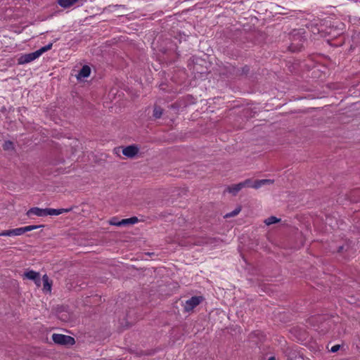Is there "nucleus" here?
<instances>
[{
  "label": "nucleus",
  "mask_w": 360,
  "mask_h": 360,
  "mask_svg": "<svg viewBox=\"0 0 360 360\" xmlns=\"http://www.w3.org/2000/svg\"><path fill=\"white\" fill-rule=\"evenodd\" d=\"M52 340L56 344L60 345H73L75 343L72 337L63 334H53Z\"/></svg>",
  "instance_id": "f257e3e1"
},
{
  "label": "nucleus",
  "mask_w": 360,
  "mask_h": 360,
  "mask_svg": "<svg viewBox=\"0 0 360 360\" xmlns=\"http://www.w3.org/2000/svg\"><path fill=\"white\" fill-rule=\"evenodd\" d=\"M305 39L300 34H293L292 42L289 46V49L292 52L300 51L304 46Z\"/></svg>",
  "instance_id": "f03ea898"
},
{
  "label": "nucleus",
  "mask_w": 360,
  "mask_h": 360,
  "mask_svg": "<svg viewBox=\"0 0 360 360\" xmlns=\"http://www.w3.org/2000/svg\"><path fill=\"white\" fill-rule=\"evenodd\" d=\"M202 300L203 298L202 296H193L185 302L184 304V311L186 312L192 311L195 307L199 305Z\"/></svg>",
  "instance_id": "7ed1b4c3"
},
{
  "label": "nucleus",
  "mask_w": 360,
  "mask_h": 360,
  "mask_svg": "<svg viewBox=\"0 0 360 360\" xmlns=\"http://www.w3.org/2000/svg\"><path fill=\"white\" fill-rule=\"evenodd\" d=\"M284 353L289 360H304L303 354L294 347H288L285 349Z\"/></svg>",
  "instance_id": "20e7f679"
},
{
  "label": "nucleus",
  "mask_w": 360,
  "mask_h": 360,
  "mask_svg": "<svg viewBox=\"0 0 360 360\" xmlns=\"http://www.w3.org/2000/svg\"><path fill=\"white\" fill-rule=\"evenodd\" d=\"M39 56H40L37 51L32 52V53L24 54V55H22L18 58V63L19 64H26V63H30V62L34 60Z\"/></svg>",
  "instance_id": "39448f33"
},
{
  "label": "nucleus",
  "mask_w": 360,
  "mask_h": 360,
  "mask_svg": "<svg viewBox=\"0 0 360 360\" xmlns=\"http://www.w3.org/2000/svg\"><path fill=\"white\" fill-rule=\"evenodd\" d=\"M139 148L135 145L128 146L122 149L124 155L129 158H134L139 153Z\"/></svg>",
  "instance_id": "423d86ee"
},
{
  "label": "nucleus",
  "mask_w": 360,
  "mask_h": 360,
  "mask_svg": "<svg viewBox=\"0 0 360 360\" xmlns=\"http://www.w3.org/2000/svg\"><path fill=\"white\" fill-rule=\"evenodd\" d=\"M25 233L23 227L16 228L11 230H5L0 232V236H15Z\"/></svg>",
  "instance_id": "0eeeda50"
},
{
  "label": "nucleus",
  "mask_w": 360,
  "mask_h": 360,
  "mask_svg": "<svg viewBox=\"0 0 360 360\" xmlns=\"http://www.w3.org/2000/svg\"><path fill=\"white\" fill-rule=\"evenodd\" d=\"M43 288L42 291L45 293H50L51 292L52 281H51L46 274L42 277Z\"/></svg>",
  "instance_id": "6e6552de"
},
{
  "label": "nucleus",
  "mask_w": 360,
  "mask_h": 360,
  "mask_svg": "<svg viewBox=\"0 0 360 360\" xmlns=\"http://www.w3.org/2000/svg\"><path fill=\"white\" fill-rule=\"evenodd\" d=\"M34 214L38 217L46 216V208L42 209L37 207H32L27 212V215L30 216Z\"/></svg>",
  "instance_id": "1a4fd4ad"
},
{
  "label": "nucleus",
  "mask_w": 360,
  "mask_h": 360,
  "mask_svg": "<svg viewBox=\"0 0 360 360\" xmlns=\"http://www.w3.org/2000/svg\"><path fill=\"white\" fill-rule=\"evenodd\" d=\"M91 73V68L89 65H84L82 69L78 72L76 77L78 80H81L86 77H88Z\"/></svg>",
  "instance_id": "9d476101"
},
{
  "label": "nucleus",
  "mask_w": 360,
  "mask_h": 360,
  "mask_svg": "<svg viewBox=\"0 0 360 360\" xmlns=\"http://www.w3.org/2000/svg\"><path fill=\"white\" fill-rule=\"evenodd\" d=\"M72 207H69L66 209H53V208H46V216L48 215H59L63 213H68L72 210Z\"/></svg>",
  "instance_id": "9b49d317"
},
{
  "label": "nucleus",
  "mask_w": 360,
  "mask_h": 360,
  "mask_svg": "<svg viewBox=\"0 0 360 360\" xmlns=\"http://www.w3.org/2000/svg\"><path fill=\"white\" fill-rule=\"evenodd\" d=\"M274 180L273 179H259L256 180L252 184V188L255 189H258L263 186L271 185L273 184Z\"/></svg>",
  "instance_id": "f8f14e48"
},
{
  "label": "nucleus",
  "mask_w": 360,
  "mask_h": 360,
  "mask_svg": "<svg viewBox=\"0 0 360 360\" xmlns=\"http://www.w3.org/2000/svg\"><path fill=\"white\" fill-rule=\"evenodd\" d=\"M138 221V218L136 217H133L128 219H124L118 223H112L113 225L121 226H126L128 224H134Z\"/></svg>",
  "instance_id": "ddd939ff"
},
{
  "label": "nucleus",
  "mask_w": 360,
  "mask_h": 360,
  "mask_svg": "<svg viewBox=\"0 0 360 360\" xmlns=\"http://www.w3.org/2000/svg\"><path fill=\"white\" fill-rule=\"evenodd\" d=\"M242 188L243 185L240 184V183H238L237 184H233L230 186H228L226 191L229 193L233 194V195H236Z\"/></svg>",
  "instance_id": "4468645a"
},
{
  "label": "nucleus",
  "mask_w": 360,
  "mask_h": 360,
  "mask_svg": "<svg viewBox=\"0 0 360 360\" xmlns=\"http://www.w3.org/2000/svg\"><path fill=\"white\" fill-rule=\"evenodd\" d=\"M23 276L25 278L29 280L34 281L36 280V278H37L38 276H39V273L34 271L33 270H29L25 271Z\"/></svg>",
  "instance_id": "2eb2a0df"
},
{
  "label": "nucleus",
  "mask_w": 360,
  "mask_h": 360,
  "mask_svg": "<svg viewBox=\"0 0 360 360\" xmlns=\"http://www.w3.org/2000/svg\"><path fill=\"white\" fill-rule=\"evenodd\" d=\"M78 0H58V4L63 8H69L75 4Z\"/></svg>",
  "instance_id": "dca6fc26"
},
{
  "label": "nucleus",
  "mask_w": 360,
  "mask_h": 360,
  "mask_svg": "<svg viewBox=\"0 0 360 360\" xmlns=\"http://www.w3.org/2000/svg\"><path fill=\"white\" fill-rule=\"evenodd\" d=\"M163 113V109L158 105H155L153 108V116L155 119H159L161 117Z\"/></svg>",
  "instance_id": "f3484780"
},
{
  "label": "nucleus",
  "mask_w": 360,
  "mask_h": 360,
  "mask_svg": "<svg viewBox=\"0 0 360 360\" xmlns=\"http://www.w3.org/2000/svg\"><path fill=\"white\" fill-rule=\"evenodd\" d=\"M280 220H281L280 219H278L277 217H276L274 216H271V217H269L267 219H266L264 220V223L267 226H269V225H271V224H276V223L280 221Z\"/></svg>",
  "instance_id": "a211bd4d"
},
{
  "label": "nucleus",
  "mask_w": 360,
  "mask_h": 360,
  "mask_svg": "<svg viewBox=\"0 0 360 360\" xmlns=\"http://www.w3.org/2000/svg\"><path fill=\"white\" fill-rule=\"evenodd\" d=\"M3 149L4 150H14V145L13 143L11 141H6L4 143Z\"/></svg>",
  "instance_id": "6ab92c4d"
},
{
  "label": "nucleus",
  "mask_w": 360,
  "mask_h": 360,
  "mask_svg": "<svg viewBox=\"0 0 360 360\" xmlns=\"http://www.w3.org/2000/svg\"><path fill=\"white\" fill-rule=\"evenodd\" d=\"M52 46H53V44L50 43V44H47L46 46H44L41 47V49H38L37 51H38L39 56H41L44 52L50 50L52 48Z\"/></svg>",
  "instance_id": "aec40b11"
},
{
  "label": "nucleus",
  "mask_w": 360,
  "mask_h": 360,
  "mask_svg": "<svg viewBox=\"0 0 360 360\" xmlns=\"http://www.w3.org/2000/svg\"><path fill=\"white\" fill-rule=\"evenodd\" d=\"M41 227H44V225H30V226H24L23 229H24L25 233H26L27 231H33V230H35V229L41 228Z\"/></svg>",
  "instance_id": "412c9836"
},
{
  "label": "nucleus",
  "mask_w": 360,
  "mask_h": 360,
  "mask_svg": "<svg viewBox=\"0 0 360 360\" xmlns=\"http://www.w3.org/2000/svg\"><path fill=\"white\" fill-rule=\"evenodd\" d=\"M240 184L243 185V188H245V187L252 188L253 181L251 179H246L244 181H242V182H240Z\"/></svg>",
  "instance_id": "4be33fe9"
},
{
  "label": "nucleus",
  "mask_w": 360,
  "mask_h": 360,
  "mask_svg": "<svg viewBox=\"0 0 360 360\" xmlns=\"http://www.w3.org/2000/svg\"><path fill=\"white\" fill-rule=\"evenodd\" d=\"M240 212V207L236 208L233 211L231 212L227 213L225 215V217H231L237 215Z\"/></svg>",
  "instance_id": "5701e85b"
},
{
  "label": "nucleus",
  "mask_w": 360,
  "mask_h": 360,
  "mask_svg": "<svg viewBox=\"0 0 360 360\" xmlns=\"http://www.w3.org/2000/svg\"><path fill=\"white\" fill-rule=\"evenodd\" d=\"M33 281L37 285V286L39 287V286H41L42 278H40V275H39L37 276V278H36V280H34Z\"/></svg>",
  "instance_id": "b1692460"
},
{
  "label": "nucleus",
  "mask_w": 360,
  "mask_h": 360,
  "mask_svg": "<svg viewBox=\"0 0 360 360\" xmlns=\"http://www.w3.org/2000/svg\"><path fill=\"white\" fill-rule=\"evenodd\" d=\"M340 347V346L339 345H335L333 347H332L330 351L332 352H336L339 350Z\"/></svg>",
  "instance_id": "393cba45"
},
{
  "label": "nucleus",
  "mask_w": 360,
  "mask_h": 360,
  "mask_svg": "<svg viewBox=\"0 0 360 360\" xmlns=\"http://www.w3.org/2000/svg\"><path fill=\"white\" fill-rule=\"evenodd\" d=\"M342 249H343V246H340V247L338 248V252H341V251L342 250Z\"/></svg>",
  "instance_id": "a878e982"
},
{
  "label": "nucleus",
  "mask_w": 360,
  "mask_h": 360,
  "mask_svg": "<svg viewBox=\"0 0 360 360\" xmlns=\"http://www.w3.org/2000/svg\"><path fill=\"white\" fill-rule=\"evenodd\" d=\"M268 360H276L274 356H271L268 359Z\"/></svg>",
  "instance_id": "bb28decb"
},
{
  "label": "nucleus",
  "mask_w": 360,
  "mask_h": 360,
  "mask_svg": "<svg viewBox=\"0 0 360 360\" xmlns=\"http://www.w3.org/2000/svg\"><path fill=\"white\" fill-rule=\"evenodd\" d=\"M112 223H117L116 221H111L110 224L113 225Z\"/></svg>",
  "instance_id": "cd10ccee"
},
{
  "label": "nucleus",
  "mask_w": 360,
  "mask_h": 360,
  "mask_svg": "<svg viewBox=\"0 0 360 360\" xmlns=\"http://www.w3.org/2000/svg\"><path fill=\"white\" fill-rule=\"evenodd\" d=\"M247 69V71H248V68L247 67L243 68V70Z\"/></svg>",
  "instance_id": "c85d7f7f"
},
{
  "label": "nucleus",
  "mask_w": 360,
  "mask_h": 360,
  "mask_svg": "<svg viewBox=\"0 0 360 360\" xmlns=\"http://www.w3.org/2000/svg\"><path fill=\"white\" fill-rule=\"evenodd\" d=\"M247 69V71H248V68L247 67L243 68V70Z\"/></svg>",
  "instance_id": "c756f323"
}]
</instances>
